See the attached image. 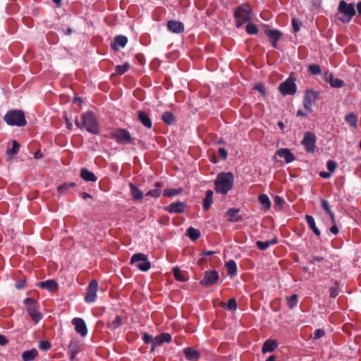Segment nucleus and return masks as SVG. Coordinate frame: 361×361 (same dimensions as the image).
Segmentation results:
<instances>
[{"label":"nucleus","instance_id":"f257e3e1","mask_svg":"<svg viewBox=\"0 0 361 361\" xmlns=\"http://www.w3.org/2000/svg\"><path fill=\"white\" fill-rule=\"evenodd\" d=\"M80 120L75 119V124L80 128H84L92 134H98L99 126L94 114L92 111H86L80 115Z\"/></svg>","mask_w":361,"mask_h":361},{"label":"nucleus","instance_id":"f03ea898","mask_svg":"<svg viewBox=\"0 0 361 361\" xmlns=\"http://www.w3.org/2000/svg\"><path fill=\"white\" fill-rule=\"evenodd\" d=\"M233 183L234 176L232 173L221 172L214 182V189L217 193L225 195L232 189Z\"/></svg>","mask_w":361,"mask_h":361},{"label":"nucleus","instance_id":"7ed1b4c3","mask_svg":"<svg viewBox=\"0 0 361 361\" xmlns=\"http://www.w3.org/2000/svg\"><path fill=\"white\" fill-rule=\"evenodd\" d=\"M255 14L252 8L248 4H242L234 11V18L237 27H241L243 24L250 23L254 18Z\"/></svg>","mask_w":361,"mask_h":361},{"label":"nucleus","instance_id":"20e7f679","mask_svg":"<svg viewBox=\"0 0 361 361\" xmlns=\"http://www.w3.org/2000/svg\"><path fill=\"white\" fill-rule=\"evenodd\" d=\"M4 119L9 126L23 127L27 124L24 112L22 110L15 109L9 111L6 114Z\"/></svg>","mask_w":361,"mask_h":361},{"label":"nucleus","instance_id":"39448f33","mask_svg":"<svg viewBox=\"0 0 361 361\" xmlns=\"http://www.w3.org/2000/svg\"><path fill=\"white\" fill-rule=\"evenodd\" d=\"M338 11L339 13L344 15L343 17L339 18V20L343 23H349L356 14V10L354 4H348L344 0L340 1Z\"/></svg>","mask_w":361,"mask_h":361},{"label":"nucleus","instance_id":"423d86ee","mask_svg":"<svg viewBox=\"0 0 361 361\" xmlns=\"http://www.w3.org/2000/svg\"><path fill=\"white\" fill-rule=\"evenodd\" d=\"M111 137L118 143L121 145L133 144L135 145V138L131 137L128 130L124 128H116L111 133Z\"/></svg>","mask_w":361,"mask_h":361},{"label":"nucleus","instance_id":"0eeeda50","mask_svg":"<svg viewBox=\"0 0 361 361\" xmlns=\"http://www.w3.org/2000/svg\"><path fill=\"white\" fill-rule=\"evenodd\" d=\"M295 80L296 78L293 76V73H290L289 77L279 85V92L283 96L295 94L297 91Z\"/></svg>","mask_w":361,"mask_h":361},{"label":"nucleus","instance_id":"6e6552de","mask_svg":"<svg viewBox=\"0 0 361 361\" xmlns=\"http://www.w3.org/2000/svg\"><path fill=\"white\" fill-rule=\"evenodd\" d=\"M25 309L35 323L39 322L42 319V316L38 311V305L37 302L32 298H27L24 300Z\"/></svg>","mask_w":361,"mask_h":361},{"label":"nucleus","instance_id":"1a4fd4ad","mask_svg":"<svg viewBox=\"0 0 361 361\" xmlns=\"http://www.w3.org/2000/svg\"><path fill=\"white\" fill-rule=\"evenodd\" d=\"M321 99V93L312 89L305 91L303 99V106L309 112H312V108L315 104V101Z\"/></svg>","mask_w":361,"mask_h":361},{"label":"nucleus","instance_id":"9d476101","mask_svg":"<svg viewBox=\"0 0 361 361\" xmlns=\"http://www.w3.org/2000/svg\"><path fill=\"white\" fill-rule=\"evenodd\" d=\"M130 263L142 271H148L151 267V263L147 260V257L143 253H136L130 259Z\"/></svg>","mask_w":361,"mask_h":361},{"label":"nucleus","instance_id":"9b49d317","mask_svg":"<svg viewBox=\"0 0 361 361\" xmlns=\"http://www.w3.org/2000/svg\"><path fill=\"white\" fill-rule=\"evenodd\" d=\"M219 279V274L217 271H206L204 273V278L200 281V284L205 287H209L215 284Z\"/></svg>","mask_w":361,"mask_h":361},{"label":"nucleus","instance_id":"f8f14e48","mask_svg":"<svg viewBox=\"0 0 361 361\" xmlns=\"http://www.w3.org/2000/svg\"><path fill=\"white\" fill-rule=\"evenodd\" d=\"M316 135L311 132H306L302 140V144L304 145L305 150L307 152L312 153L314 152L316 147Z\"/></svg>","mask_w":361,"mask_h":361},{"label":"nucleus","instance_id":"ddd939ff","mask_svg":"<svg viewBox=\"0 0 361 361\" xmlns=\"http://www.w3.org/2000/svg\"><path fill=\"white\" fill-rule=\"evenodd\" d=\"M98 290V283L96 280H92L87 290V293L85 297V300L87 303H92L96 301L97 293Z\"/></svg>","mask_w":361,"mask_h":361},{"label":"nucleus","instance_id":"4468645a","mask_svg":"<svg viewBox=\"0 0 361 361\" xmlns=\"http://www.w3.org/2000/svg\"><path fill=\"white\" fill-rule=\"evenodd\" d=\"M72 324L75 326V331L84 337L87 334V328L85 322L81 318L76 317L72 320Z\"/></svg>","mask_w":361,"mask_h":361},{"label":"nucleus","instance_id":"2eb2a0df","mask_svg":"<svg viewBox=\"0 0 361 361\" xmlns=\"http://www.w3.org/2000/svg\"><path fill=\"white\" fill-rule=\"evenodd\" d=\"M186 204L183 202H176L164 207V210L169 213L181 214L185 212Z\"/></svg>","mask_w":361,"mask_h":361},{"label":"nucleus","instance_id":"dca6fc26","mask_svg":"<svg viewBox=\"0 0 361 361\" xmlns=\"http://www.w3.org/2000/svg\"><path fill=\"white\" fill-rule=\"evenodd\" d=\"M324 80L334 88L342 87L344 85V82L343 80L334 78V75L329 72H326L324 73Z\"/></svg>","mask_w":361,"mask_h":361},{"label":"nucleus","instance_id":"f3484780","mask_svg":"<svg viewBox=\"0 0 361 361\" xmlns=\"http://www.w3.org/2000/svg\"><path fill=\"white\" fill-rule=\"evenodd\" d=\"M275 156H279L281 158H283L286 163H290L295 159V155L287 148H281L278 149L275 154Z\"/></svg>","mask_w":361,"mask_h":361},{"label":"nucleus","instance_id":"a211bd4d","mask_svg":"<svg viewBox=\"0 0 361 361\" xmlns=\"http://www.w3.org/2000/svg\"><path fill=\"white\" fill-rule=\"evenodd\" d=\"M37 286L50 292H56L58 290V283L55 280H47L39 282Z\"/></svg>","mask_w":361,"mask_h":361},{"label":"nucleus","instance_id":"6ab92c4d","mask_svg":"<svg viewBox=\"0 0 361 361\" xmlns=\"http://www.w3.org/2000/svg\"><path fill=\"white\" fill-rule=\"evenodd\" d=\"M267 36L270 39L272 47L277 48V42L282 36V32L278 30H268L265 32Z\"/></svg>","mask_w":361,"mask_h":361},{"label":"nucleus","instance_id":"aec40b11","mask_svg":"<svg viewBox=\"0 0 361 361\" xmlns=\"http://www.w3.org/2000/svg\"><path fill=\"white\" fill-rule=\"evenodd\" d=\"M240 209L238 208H230L226 212V215L228 216V221L231 222H239L242 221L243 217L238 215Z\"/></svg>","mask_w":361,"mask_h":361},{"label":"nucleus","instance_id":"412c9836","mask_svg":"<svg viewBox=\"0 0 361 361\" xmlns=\"http://www.w3.org/2000/svg\"><path fill=\"white\" fill-rule=\"evenodd\" d=\"M137 118L140 123L147 128L152 127V122L148 114L144 111H137Z\"/></svg>","mask_w":361,"mask_h":361},{"label":"nucleus","instance_id":"4be33fe9","mask_svg":"<svg viewBox=\"0 0 361 361\" xmlns=\"http://www.w3.org/2000/svg\"><path fill=\"white\" fill-rule=\"evenodd\" d=\"M168 29L174 33H180L184 30V25L183 23L176 20H169L167 23Z\"/></svg>","mask_w":361,"mask_h":361},{"label":"nucleus","instance_id":"5701e85b","mask_svg":"<svg viewBox=\"0 0 361 361\" xmlns=\"http://www.w3.org/2000/svg\"><path fill=\"white\" fill-rule=\"evenodd\" d=\"M128 42V38L124 35H118L114 38L111 47L117 51L118 47H124Z\"/></svg>","mask_w":361,"mask_h":361},{"label":"nucleus","instance_id":"b1692460","mask_svg":"<svg viewBox=\"0 0 361 361\" xmlns=\"http://www.w3.org/2000/svg\"><path fill=\"white\" fill-rule=\"evenodd\" d=\"M277 347L278 342L276 340L269 339L263 344L262 352L263 353H270L274 351Z\"/></svg>","mask_w":361,"mask_h":361},{"label":"nucleus","instance_id":"393cba45","mask_svg":"<svg viewBox=\"0 0 361 361\" xmlns=\"http://www.w3.org/2000/svg\"><path fill=\"white\" fill-rule=\"evenodd\" d=\"M172 271L173 276L177 281L185 282L188 280L189 276L187 272L181 271L179 267H175L173 268Z\"/></svg>","mask_w":361,"mask_h":361},{"label":"nucleus","instance_id":"a878e982","mask_svg":"<svg viewBox=\"0 0 361 361\" xmlns=\"http://www.w3.org/2000/svg\"><path fill=\"white\" fill-rule=\"evenodd\" d=\"M80 177L85 181L96 182L97 177L87 169H82L80 171Z\"/></svg>","mask_w":361,"mask_h":361},{"label":"nucleus","instance_id":"bb28decb","mask_svg":"<svg viewBox=\"0 0 361 361\" xmlns=\"http://www.w3.org/2000/svg\"><path fill=\"white\" fill-rule=\"evenodd\" d=\"M213 195L214 192L212 190H208L206 192V196L203 199L202 206L204 210H208L213 204Z\"/></svg>","mask_w":361,"mask_h":361},{"label":"nucleus","instance_id":"cd10ccee","mask_svg":"<svg viewBox=\"0 0 361 361\" xmlns=\"http://www.w3.org/2000/svg\"><path fill=\"white\" fill-rule=\"evenodd\" d=\"M305 219H306V221H307L309 227L310 228V229L314 232V233L317 237H319L321 235V232H320L319 229L316 226V224H315L313 216H312L311 215H309V214H306Z\"/></svg>","mask_w":361,"mask_h":361},{"label":"nucleus","instance_id":"c85d7f7f","mask_svg":"<svg viewBox=\"0 0 361 361\" xmlns=\"http://www.w3.org/2000/svg\"><path fill=\"white\" fill-rule=\"evenodd\" d=\"M185 355L188 360L196 361L200 357V353L197 350L192 348H187L185 349Z\"/></svg>","mask_w":361,"mask_h":361},{"label":"nucleus","instance_id":"c756f323","mask_svg":"<svg viewBox=\"0 0 361 361\" xmlns=\"http://www.w3.org/2000/svg\"><path fill=\"white\" fill-rule=\"evenodd\" d=\"M225 267L227 269L228 275L233 277L237 274V265L234 260L231 259L226 262Z\"/></svg>","mask_w":361,"mask_h":361},{"label":"nucleus","instance_id":"7c9ffc66","mask_svg":"<svg viewBox=\"0 0 361 361\" xmlns=\"http://www.w3.org/2000/svg\"><path fill=\"white\" fill-rule=\"evenodd\" d=\"M38 355V352L35 348L29 350H25L22 353V359L23 361H32Z\"/></svg>","mask_w":361,"mask_h":361},{"label":"nucleus","instance_id":"2f4dec72","mask_svg":"<svg viewBox=\"0 0 361 361\" xmlns=\"http://www.w3.org/2000/svg\"><path fill=\"white\" fill-rule=\"evenodd\" d=\"M130 193L135 200H140L143 197V192L136 185L130 183L129 184Z\"/></svg>","mask_w":361,"mask_h":361},{"label":"nucleus","instance_id":"473e14b6","mask_svg":"<svg viewBox=\"0 0 361 361\" xmlns=\"http://www.w3.org/2000/svg\"><path fill=\"white\" fill-rule=\"evenodd\" d=\"M79 341L75 339H73L69 344V349L71 350V359L73 360L79 350Z\"/></svg>","mask_w":361,"mask_h":361},{"label":"nucleus","instance_id":"72a5a7b5","mask_svg":"<svg viewBox=\"0 0 361 361\" xmlns=\"http://www.w3.org/2000/svg\"><path fill=\"white\" fill-rule=\"evenodd\" d=\"M344 119L345 121L347 122L350 126L353 128H356L357 126L358 118L355 113L350 112L346 114Z\"/></svg>","mask_w":361,"mask_h":361},{"label":"nucleus","instance_id":"f704fd0d","mask_svg":"<svg viewBox=\"0 0 361 361\" xmlns=\"http://www.w3.org/2000/svg\"><path fill=\"white\" fill-rule=\"evenodd\" d=\"M122 323V318L120 316L116 315L113 320L109 321L107 323V327L111 330H114L121 326Z\"/></svg>","mask_w":361,"mask_h":361},{"label":"nucleus","instance_id":"c9c22d12","mask_svg":"<svg viewBox=\"0 0 361 361\" xmlns=\"http://www.w3.org/2000/svg\"><path fill=\"white\" fill-rule=\"evenodd\" d=\"M161 119L168 125H173L176 123L175 116L170 111L164 112L161 116Z\"/></svg>","mask_w":361,"mask_h":361},{"label":"nucleus","instance_id":"e433bc0d","mask_svg":"<svg viewBox=\"0 0 361 361\" xmlns=\"http://www.w3.org/2000/svg\"><path fill=\"white\" fill-rule=\"evenodd\" d=\"M75 185L76 184L73 182L63 183L57 188V190L60 195H64L70 188H74Z\"/></svg>","mask_w":361,"mask_h":361},{"label":"nucleus","instance_id":"4c0bfd02","mask_svg":"<svg viewBox=\"0 0 361 361\" xmlns=\"http://www.w3.org/2000/svg\"><path fill=\"white\" fill-rule=\"evenodd\" d=\"M200 231L192 226L187 229V235L192 240H196L200 237Z\"/></svg>","mask_w":361,"mask_h":361},{"label":"nucleus","instance_id":"58836bf2","mask_svg":"<svg viewBox=\"0 0 361 361\" xmlns=\"http://www.w3.org/2000/svg\"><path fill=\"white\" fill-rule=\"evenodd\" d=\"M259 202L264 207V209H269L271 207V201L269 197L265 194L259 195L258 197Z\"/></svg>","mask_w":361,"mask_h":361},{"label":"nucleus","instance_id":"ea45409f","mask_svg":"<svg viewBox=\"0 0 361 361\" xmlns=\"http://www.w3.org/2000/svg\"><path fill=\"white\" fill-rule=\"evenodd\" d=\"M221 306L226 308L228 310L234 311L237 309L238 305L236 300L232 298L228 301L226 305L224 302Z\"/></svg>","mask_w":361,"mask_h":361},{"label":"nucleus","instance_id":"a19ab883","mask_svg":"<svg viewBox=\"0 0 361 361\" xmlns=\"http://www.w3.org/2000/svg\"><path fill=\"white\" fill-rule=\"evenodd\" d=\"M183 190L181 188L175 189V188H170V189H166L163 192V195L164 197H173L177 195H179L182 192Z\"/></svg>","mask_w":361,"mask_h":361},{"label":"nucleus","instance_id":"79ce46f5","mask_svg":"<svg viewBox=\"0 0 361 361\" xmlns=\"http://www.w3.org/2000/svg\"><path fill=\"white\" fill-rule=\"evenodd\" d=\"M298 295L293 294L289 297H286L287 305L290 309H293L298 303Z\"/></svg>","mask_w":361,"mask_h":361},{"label":"nucleus","instance_id":"37998d69","mask_svg":"<svg viewBox=\"0 0 361 361\" xmlns=\"http://www.w3.org/2000/svg\"><path fill=\"white\" fill-rule=\"evenodd\" d=\"M130 68V65L128 63H125L123 65H118L116 66V72L118 75L124 74Z\"/></svg>","mask_w":361,"mask_h":361},{"label":"nucleus","instance_id":"c03bdc74","mask_svg":"<svg viewBox=\"0 0 361 361\" xmlns=\"http://www.w3.org/2000/svg\"><path fill=\"white\" fill-rule=\"evenodd\" d=\"M308 71L315 75L321 74V68L318 64H311L308 66Z\"/></svg>","mask_w":361,"mask_h":361},{"label":"nucleus","instance_id":"a18cd8bd","mask_svg":"<svg viewBox=\"0 0 361 361\" xmlns=\"http://www.w3.org/2000/svg\"><path fill=\"white\" fill-rule=\"evenodd\" d=\"M245 30L247 34L249 35H256L258 32L257 27L252 23H247Z\"/></svg>","mask_w":361,"mask_h":361},{"label":"nucleus","instance_id":"49530a36","mask_svg":"<svg viewBox=\"0 0 361 361\" xmlns=\"http://www.w3.org/2000/svg\"><path fill=\"white\" fill-rule=\"evenodd\" d=\"M12 148L7 151V153L11 155L16 154L20 149V144L16 140L12 141Z\"/></svg>","mask_w":361,"mask_h":361},{"label":"nucleus","instance_id":"de8ad7c7","mask_svg":"<svg viewBox=\"0 0 361 361\" xmlns=\"http://www.w3.org/2000/svg\"><path fill=\"white\" fill-rule=\"evenodd\" d=\"M324 335H325L324 330L322 329H318L314 331L312 338L314 340H317V339L322 338Z\"/></svg>","mask_w":361,"mask_h":361},{"label":"nucleus","instance_id":"09e8293b","mask_svg":"<svg viewBox=\"0 0 361 361\" xmlns=\"http://www.w3.org/2000/svg\"><path fill=\"white\" fill-rule=\"evenodd\" d=\"M330 291V297L332 298H335L337 297L339 294V290L338 288V283L336 282V286L335 287H331L329 289Z\"/></svg>","mask_w":361,"mask_h":361},{"label":"nucleus","instance_id":"8fccbe9b","mask_svg":"<svg viewBox=\"0 0 361 361\" xmlns=\"http://www.w3.org/2000/svg\"><path fill=\"white\" fill-rule=\"evenodd\" d=\"M337 167V163L333 160H329L326 163V168L329 172H334Z\"/></svg>","mask_w":361,"mask_h":361},{"label":"nucleus","instance_id":"3c124183","mask_svg":"<svg viewBox=\"0 0 361 361\" xmlns=\"http://www.w3.org/2000/svg\"><path fill=\"white\" fill-rule=\"evenodd\" d=\"M161 195V190L159 189V188H157V189H154V190H149L146 195L145 196L147 197V196H152V197H160Z\"/></svg>","mask_w":361,"mask_h":361},{"label":"nucleus","instance_id":"603ef678","mask_svg":"<svg viewBox=\"0 0 361 361\" xmlns=\"http://www.w3.org/2000/svg\"><path fill=\"white\" fill-rule=\"evenodd\" d=\"M256 244H257V247L260 250H265L270 246L268 240L266 242L258 240V241H257Z\"/></svg>","mask_w":361,"mask_h":361},{"label":"nucleus","instance_id":"864d4df0","mask_svg":"<svg viewBox=\"0 0 361 361\" xmlns=\"http://www.w3.org/2000/svg\"><path fill=\"white\" fill-rule=\"evenodd\" d=\"M39 348L42 350H47L51 348V343L47 341H41L39 343Z\"/></svg>","mask_w":361,"mask_h":361},{"label":"nucleus","instance_id":"5fc2aeb1","mask_svg":"<svg viewBox=\"0 0 361 361\" xmlns=\"http://www.w3.org/2000/svg\"><path fill=\"white\" fill-rule=\"evenodd\" d=\"M163 344L162 341L161 340L159 336L153 338L152 346L151 350L153 351L157 346L161 345Z\"/></svg>","mask_w":361,"mask_h":361},{"label":"nucleus","instance_id":"6e6d98bb","mask_svg":"<svg viewBox=\"0 0 361 361\" xmlns=\"http://www.w3.org/2000/svg\"><path fill=\"white\" fill-rule=\"evenodd\" d=\"M161 340L162 341L163 343H165V342H170L171 341V336L170 334L169 333H162L161 334L159 335Z\"/></svg>","mask_w":361,"mask_h":361},{"label":"nucleus","instance_id":"4d7b16f0","mask_svg":"<svg viewBox=\"0 0 361 361\" xmlns=\"http://www.w3.org/2000/svg\"><path fill=\"white\" fill-rule=\"evenodd\" d=\"M292 25L295 32H298L300 30V23L297 18H293L292 19Z\"/></svg>","mask_w":361,"mask_h":361},{"label":"nucleus","instance_id":"13d9d810","mask_svg":"<svg viewBox=\"0 0 361 361\" xmlns=\"http://www.w3.org/2000/svg\"><path fill=\"white\" fill-rule=\"evenodd\" d=\"M255 89L259 91L262 95H265V87L262 83H257L255 85Z\"/></svg>","mask_w":361,"mask_h":361},{"label":"nucleus","instance_id":"bf43d9fd","mask_svg":"<svg viewBox=\"0 0 361 361\" xmlns=\"http://www.w3.org/2000/svg\"><path fill=\"white\" fill-rule=\"evenodd\" d=\"M219 154L221 159L225 160L227 158L228 152L226 149L220 147L219 148Z\"/></svg>","mask_w":361,"mask_h":361},{"label":"nucleus","instance_id":"052dcab7","mask_svg":"<svg viewBox=\"0 0 361 361\" xmlns=\"http://www.w3.org/2000/svg\"><path fill=\"white\" fill-rule=\"evenodd\" d=\"M322 207L327 213H330V212H331V209L330 208L329 204V202L326 200H322Z\"/></svg>","mask_w":361,"mask_h":361},{"label":"nucleus","instance_id":"680f3d73","mask_svg":"<svg viewBox=\"0 0 361 361\" xmlns=\"http://www.w3.org/2000/svg\"><path fill=\"white\" fill-rule=\"evenodd\" d=\"M143 341L147 344H149V343H152V342H153V337L151 335H149V334L145 333L144 335H143Z\"/></svg>","mask_w":361,"mask_h":361},{"label":"nucleus","instance_id":"e2e57ef3","mask_svg":"<svg viewBox=\"0 0 361 361\" xmlns=\"http://www.w3.org/2000/svg\"><path fill=\"white\" fill-rule=\"evenodd\" d=\"M274 200L276 205L281 207L284 204L283 198L280 196L276 195Z\"/></svg>","mask_w":361,"mask_h":361},{"label":"nucleus","instance_id":"0e129e2a","mask_svg":"<svg viewBox=\"0 0 361 361\" xmlns=\"http://www.w3.org/2000/svg\"><path fill=\"white\" fill-rule=\"evenodd\" d=\"M63 118H64L65 121H66V128L68 130H71L73 129V125H72L71 122L70 121L69 118H68L67 115L65 114L63 116Z\"/></svg>","mask_w":361,"mask_h":361},{"label":"nucleus","instance_id":"69168bd1","mask_svg":"<svg viewBox=\"0 0 361 361\" xmlns=\"http://www.w3.org/2000/svg\"><path fill=\"white\" fill-rule=\"evenodd\" d=\"M322 261H323V257L317 256V257H314L312 258V259H310L309 262L310 264H314L316 262H320Z\"/></svg>","mask_w":361,"mask_h":361},{"label":"nucleus","instance_id":"338daca9","mask_svg":"<svg viewBox=\"0 0 361 361\" xmlns=\"http://www.w3.org/2000/svg\"><path fill=\"white\" fill-rule=\"evenodd\" d=\"M330 231L334 235L338 234L339 232L338 228L337 227L336 224H333V226L331 227Z\"/></svg>","mask_w":361,"mask_h":361},{"label":"nucleus","instance_id":"774afa93","mask_svg":"<svg viewBox=\"0 0 361 361\" xmlns=\"http://www.w3.org/2000/svg\"><path fill=\"white\" fill-rule=\"evenodd\" d=\"M8 343V340L6 339V338L0 334V345H5Z\"/></svg>","mask_w":361,"mask_h":361}]
</instances>
